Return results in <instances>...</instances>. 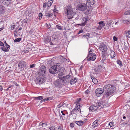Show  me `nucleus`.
Instances as JSON below:
<instances>
[{
    "label": "nucleus",
    "mask_w": 130,
    "mask_h": 130,
    "mask_svg": "<svg viewBox=\"0 0 130 130\" xmlns=\"http://www.w3.org/2000/svg\"><path fill=\"white\" fill-rule=\"evenodd\" d=\"M89 92L90 91L88 90H87L85 92V94H88L89 93Z\"/></svg>",
    "instance_id": "56"
},
{
    "label": "nucleus",
    "mask_w": 130,
    "mask_h": 130,
    "mask_svg": "<svg viewBox=\"0 0 130 130\" xmlns=\"http://www.w3.org/2000/svg\"><path fill=\"white\" fill-rule=\"evenodd\" d=\"M86 119H84V120H80L75 121V123L79 126H82L85 122Z\"/></svg>",
    "instance_id": "12"
},
{
    "label": "nucleus",
    "mask_w": 130,
    "mask_h": 130,
    "mask_svg": "<svg viewBox=\"0 0 130 130\" xmlns=\"http://www.w3.org/2000/svg\"><path fill=\"white\" fill-rule=\"evenodd\" d=\"M47 3H44L43 4V7H46V4H47Z\"/></svg>",
    "instance_id": "60"
},
{
    "label": "nucleus",
    "mask_w": 130,
    "mask_h": 130,
    "mask_svg": "<svg viewBox=\"0 0 130 130\" xmlns=\"http://www.w3.org/2000/svg\"><path fill=\"white\" fill-rule=\"evenodd\" d=\"M34 98V100H42L40 101V103H42L45 102V101H47L49 99L48 98H47V99H43V97L42 96H39L38 97H33Z\"/></svg>",
    "instance_id": "11"
},
{
    "label": "nucleus",
    "mask_w": 130,
    "mask_h": 130,
    "mask_svg": "<svg viewBox=\"0 0 130 130\" xmlns=\"http://www.w3.org/2000/svg\"><path fill=\"white\" fill-rule=\"evenodd\" d=\"M99 49L102 52H107V50L108 48L107 46L105 44L102 43L100 45Z\"/></svg>",
    "instance_id": "10"
},
{
    "label": "nucleus",
    "mask_w": 130,
    "mask_h": 130,
    "mask_svg": "<svg viewBox=\"0 0 130 130\" xmlns=\"http://www.w3.org/2000/svg\"><path fill=\"white\" fill-rule=\"evenodd\" d=\"M125 44H125L123 46L124 49L126 50H127L128 49V46L127 44Z\"/></svg>",
    "instance_id": "38"
},
{
    "label": "nucleus",
    "mask_w": 130,
    "mask_h": 130,
    "mask_svg": "<svg viewBox=\"0 0 130 130\" xmlns=\"http://www.w3.org/2000/svg\"><path fill=\"white\" fill-rule=\"evenodd\" d=\"M1 49L2 50L5 52H8L9 51V49L7 48H6L4 47V46L2 47Z\"/></svg>",
    "instance_id": "27"
},
{
    "label": "nucleus",
    "mask_w": 130,
    "mask_h": 130,
    "mask_svg": "<svg viewBox=\"0 0 130 130\" xmlns=\"http://www.w3.org/2000/svg\"><path fill=\"white\" fill-rule=\"evenodd\" d=\"M56 130H63L62 128L60 126L57 127Z\"/></svg>",
    "instance_id": "45"
},
{
    "label": "nucleus",
    "mask_w": 130,
    "mask_h": 130,
    "mask_svg": "<svg viewBox=\"0 0 130 130\" xmlns=\"http://www.w3.org/2000/svg\"><path fill=\"white\" fill-rule=\"evenodd\" d=\"M71 115L73 114H75L76 115V113L75 112L74 109L73 110L71 111Z\"/></svg>",
    "instance_id": "51"
},
{
    "label": "nucleus",
    "mask_w": 130,
    "mask_h": 130,
    "mask_svg": "<svg viewBox=\"0 0 130 130\" xmlns=\"http://www.w3.org/2000/svg\"><path fill=\"white\" fill-rule=\"evenodd\" d=\"M59 79H57L55 82V85L56 87H60L64 85L61 76L59 77Z\"/></svg>",
    "instance_id": "6"
},
{
    "label": "nucleus",
    "mask_w": 130,
    "mask_h": 130,
    "mask_svg": "<svg viewBox=\"0 0 130 130\" xmlns=\"http://www.w3.org/2000/svg\"><path fill=\"white\" fill-rule=\"evenodd\" d=\"M90 36V33H87L85 35H84L83 36V38H85L86 39H88L89 37Z\"/></svg>",
    "instance_id": "31"
},
{
    "label": "nucleus",
    "mask_w": 130,
    "mask_h": 130,
    "mask_svg": "<svg viewBox=\"0 0 130 130\" xmlns=\"http://www.w3.org/2000/svg\"><path fill=\"white\" fill-rule=\"evenodd\" d=\"M59 116H60V119H61L62 120H64V119L65 117L63 116H61V115L60 114Z\"/></svg>",
    "instance_id": "53"
},
{
    "label": "nucleus",
    "mask_w": 130,
    "mask_h": 130,
    "mask_svg": "<svg viewBox=\"0 0 130 130\" xmlns=\"http://www.w3.org/2000/svg\"><path fill=\"white\" fill-rule=\"evenodd\" d=\"M61 113H62V114L63 116H64L65 115V113L64 112V111H61Z\"/></svg>",
    "instance_id": "59"
},
{
    "label": "nucleus",
    "mask_w": 130,
    "mask_h": 130,
    "mask_svg": "<svg viewBox=\"0 0 130 130\" xmlns=\"http://www.w3.org/2000/svg\"><path fill=\"white\" fill-rule=\"evenodd\" d=\"M125 34L126 35H130V31L128 30V31H125Z\"/></svg>",
    "instance_id": "48"
},
{
    "label": "nucleus",
    "mask_w": 130,
    "mask_h": 130,
    "mask_svg": "<svg viewBox=\"0 0 130 130\" xmlns=\"http://www.w3.org/2000/svg\"><path fill=\"white\" fill-rule=\"evenodd\" d=\"M57 127H55L54 126H51L49 129L50 130H56Z\"/></svg>",
    "instance_id": "36"
},
{
    "label": "nucleus",
    "mask_w": 130,
    "mask_h": 130,
    "mask_svg": "<svg viewBox=\"0 0 130 130\" xmlns=\"http://www.w3.org/2000/svg\"><path fill=\"white\" fill-rule=\"evenodd\" d=\"M47 125V123L45 122V123L40 122L39 123V126H42V127H45Z\"/></svg>",
    "instance_id": "30"
},
{
    "label": "nucleus",
    "mask_w": 130,
    "mask_h": 130,
    "mask_svg": "<svg viewBox=\"0 0 130 130\" xmlns=\"http://www.w3.org/2000/svg\"><path fill=\"white\" fill-rule=\"evenodd\" d=\"M4 43L5 44V46L6 47V48L9 49L10 48V46L6 43V41L4 42Z\"/></svg>",
    "instance_id": "39"
},
{
    "label": "nucleus",
    "mask_w": 130,
    "mask_h": 130,
    "mask_svg": "<svg viewBox=\"0 0 130 130\" xmlns=\"http://www.w3.org/2000/svg\"><path fill=\"white\" fill-rule=\"evenodd\" d=\"M61 77L64 84H66L68 83L70 81L72 77L70 75H68L66 76H61Z\"/></svg>",
    "instance_id": "8"
},
{
    "label": "nucleus",
    "mask_w": 130,
    "mask_h": 130,
    "mask_svg": "<svg viewBox=\"0 0 130 130\" xmlns=\"http://www.w3.org/2000/svg\"><path fill=\"white\" fill-rule=\"evenodd\" d=\"M73 8L71 5H68L65 9V14L67 15L69 19L73 18V17L76 14L73 11Z\"/></svg>",
    "instance_id": "3"
},
{
    "label": "nucleus",
    "mask_w": 130,
    "mask_h": 130,
    "mask_svg": "<svg viewBox=\"0 0 130 130\" xmlns=\"http://www.w3.org/2000/svg\"><path fill=\"white\" fill-rule=\"evenodd\" d=\"M83 21H84V22L83 23H82L79 24V25L81 26H84L86 24L87 22V20L88 19L87 18H84L83 19Z\"/></svg>",
    "instance_id": "19"
},
{
    "label": "nucleus",
    "mask_w": 130,
    "mask_h": 130,
    "mask_svg": "<svg viewBox=\"0 0 130 130\" xmlns=\"http://www.w3.org/2000/svg\"><path fill=\"white\" fill-rule=\"evenodd\" d=\"M113 122H110L108 124L111 127H112L113 125Z\"/></svg>",
    "instance_id": "47"
},
{
    "label": "nucleus",
    "mask_w": 130,
    "mask_h": 130,
    "mask_svg": "<svg viewBox=\"0 0 130 130\" xmlns=\"http://www.w3.org/2000/svg\"><path fill=\"white\" fill-rule=\"evenodd\" d=\"M89 2L90 3H91V2H92V3H91V4L92 5L94 4V0H89ZM88 2H89L88 1L87 2H86V3L87 4Z\"/></svg>",
    "instance_id": "44"
},
{
    "label": "nucleus",
    "mask_w": 130,
    "mask_h": 130,
    "mask_svg": "<svg viewBox=\"0 0 130 130\" xmlns=\"http://www.w3.org/2000/svg\"><path fill=\"white\" fill-rule=\"evenodd\" d=\"M124 14L126 15H127L130 14V10H128L126 11L124 13Z\"/></svg>",
    "instance_id": "41"
},
{
    "label": "nucleus",
    "mask_w": 130,
    "mask_h": 130,
    "mask_svg": "<svg viewBox=\"0 0 130 130\" xmlns=\"http://www.w3.org/2000/svg\"><path fill=\"white\" fill-rule=\"evenodd\" d=\"M113 39L114 41H117L118 40V39L116 37L114 36L113 37Z\"/></svg>",
    "instance_id": "54"
},
{
    "label": "nucleus",
    "mask_w": 130,
    "mask_h": 130,
    "mask_svg": "<svg viewBox=\"0 0 130 130\" xmlns=\"http://www.w3.org/2000/svg\"><path fill=\"white\" fill-rule=\"evenodd\" d=\"M92 79L93 82L95 84H97L98 83V82L97 79L94 77H91Z\"/></svg>",
    "instance_id": "24"
},
{
    "label": "nucleus",
    "mask_w": 130,
    "mask_h": 130,
    "mask_svg": "<svg viewBox=\"0 0 130 130\" xmlns=\"http://www.w3.org/2000/svg\"><path fill=\"white\" fill-rule=\"evenodd\" d=\"M110 55L112 58L116 56V54L115 52L112 50H111Z\"/></svg>",
    "instance_id": "29"
},
{
    "label": "nucleus",
    "mask_w": 130,
    "mask_h": 130,
    "mask_svg": "<svg viewBox=\"0 0 130 130\" xmlns=\"http://www.w3.org/2000/svg\"><path fill=\"white\" fill-rule=\"evenodd\" d=\"M112 23V20H109L108 21H107V24H108V25H111V23Z\"/></svg>",
    "instance_id": "46"
},
{
    "label": "nucleus",
    "mask_w": 130,
    "mask_h": 130,
    "mask_svg": "<svg viewBox=\"0 0 130 130\" xmlns=\"http://www.w3.org/2000/svg\"><path fill=\"white\" fill-rule=\"evenodd\" d=\"M107 52H103L102 53V60L104 61L106 58V54Z\"/></svg>",
    "instance_id": "20"
},
{
    "label": "nucleus",
    "mask_w": 130,
    "mask_h": 130,
    "mask_svg": "<svg viewBox=\"0 0 130 130\" xmlns=\"http://www.w3.org/2000/svg\"><path fill=\"white\" fill-rule=\"evenodd\" d=\"M3 4L6 5H8L11 2V0H2Z\"/></svg>",
    "instance_id": "17"
},
{
    "label": "nucleus",
    "mask_w": 130,
    "mask_h": 130,
    "mask_svg": "<svg viewBox=\"0 0 130 130\" xmlns=\"http://www.w3.org/2000/svg\"><path fill=\"white\" fill-rule=\"evenodd\" d=\"M63 104L60 103L58 105V108H59L60 107H62L63 105Z\"/></svg>",
    "instance_id": "52"
},
{
    "label": "nucleus",
    "mask_w": 130,
    "mask_h": 130,
    "mask_svg": "<svg viewBox=\"0 0 130 130\" xmlns=\"http://www.w3.org/2000/svg\"><path fill=\"white\" fill-rule=\"evenodd\" d=\"M106 103L103 101H101L97 102L94 105H92L89 108L90 110L92 111H94L96 110L99 107L101 108H103L106 106Z\"/></svg>",
    "instance_id": "4"
},
{
    "label": "nucleus",
    "mask_w": 130,
    "mask_h": 130,
    "mask_svg": "<svg viewBox=\"0 0 130 130\" xmlns=\"http://www.w3.org/2000/svg\"><path fill=\"white\" fill-rule=\"evenodd\" d=\"M26 62L23 61L20 62L18 64V66L20 68H23L26 66Z\"/></svg>",
    "instance_id": "15"
},
{
    "label": "nucleus",
    "mask_w": 130,
    "mask_h": 130,
    "mask_svg": "<svg viewBox=\"0 0 130 130\" xmlns=\"http://www.w3.org/2000/svg\"><path fill=\"white\" fill-rule=\"evenodd\" d=\"M126 124L129 125H130V119L129 120L127 123H126Z\"/></svg>",
    "instance_id": "64"
},
{
    "label": "nucleus",
    "mask_w": 130,
    "mask_h": 130,
    "mask_svg": "<svg viewBox=\"0 0 130 130\" xmlns=\"http://www.w3.org/2000/svg\"><path fill=\"white\" fill-rule=\"evenodd\" d=\"M104 67H102L100 65L96 66L95 68L93 69L92 71L94 74H99L101 72L102 70V68H103Z\"/></svg>",
    "instance_id": "7"
},
{
    "label": "nucleus",
    "mask_w": 130,
    "mask_h": 130,
    "mask_svg": "<svg viewBox=\"0 0 130 130\" xmlns=\"http://www.w3.org/2000/svg\"><path fill=\"white\" fill-rule=\"evenodd\" d=\"M115 87L113 85L108 84L105 86L103 89L100 88H98L95 91L96 96L100 97L103 92L104 97H106L110 95H112L115 91Z\"/></svg>",
    "instance_id": "1"
},
{
    "label": "nucleus",
    "mask_w": 130,
    "mask_h": 130,
    "mask_svg": "<svg viewBox=\"0 0 130 130\" xmlns=\"http://www.w3.org/2000/svg\"><path fill=\"white\" fill-rule=\"evenodd\" d=\"M52 3V0H50V1H49L47 3V6L49 7H50Z\"/></svg>",
    "instance_id": "33"
},
{
    "label": "nucleus",
    "mask_w": 130,
    "mask_h": 130,
    "mask_svg": "<svg viewBox=\"0 0 130 130\" xmlns=\"http://www.w3.org/2000/svg\"><path fill=\"white\" fill-rule=\"evenodd\" d=\"M94 54H93L92 53H88V56L87 57H92L93 55H94Z\"/></svg>",
    "instance_id": "43"
},
{
    "label": "nucleus",
    "mask_w": 130,
    "mask_h": 130,
    "mask_svg": "<svg viewBox=\"0 0 130 130\" xmlns=\"http://www.w3.org/2000/svg\"><path fill=\"white\" fill-rule=\"evenodd\" d=\"M124 21H125V22H130V21L129 20H124Z\"/></svg>",
    "instance_id": "62"
},
{
    "label": "nucleus",
    "mask_w": 130,
    "mask_h": 130,
    "mask_svg": "<svg viewBox=\"0 0 130 130\" xmlns=\"http://www.w3.org/2000/svg\"><path fill=\"white\" fill-rule=\"evenodd\" d=\"M77 80V79H76V78H75L72 80H70V84L72 85L75 83L76 82Z\"/></svg>",
    "instance_id": "25"
},
{
    "label": "nucleus",
    "mask_w": 130,
    "mask_h": 130,
    "mask_svg": "<svg viewBox=\"0 0 130 130\" xmlns=\"http://www.w3.org/2000/svg\"><path fill=\"white\" fill-rule=\"evenodd\" d=\"M38 74V76L35 80V83L37 84H41L44 82L45 80V78L46 77L48 74L45 66L43 65L40 67Z\"/></svg>",
    "instance_id": "2"
},
{
    "label": "nucleus",
    "mask_w": 130,
    "mask_h": 130,
    "mask_svg": "<svg viewBox=\"0 0 130 130\" xmlns=\"http://www.w3.org/2000/svg\"><path fill=\"white\" fill-rule=\"evenodd\" d=\"M104 26H105L104 28V29L106 30L108 29L111 27V25H108V24H106H106H105Z\"/></svg>",
    "instance_id": "32"
},
{
    "label": "nucleus",
    "mask_w": 130,
    "mask_h": 130,
    "mask_svg": "<svg viewBox=\"0 0 130 130\" xmlns=\"http://www.w3.org/2000/svg\"><path fill=\"white\" fill-rule=\"evenodd\" d=\"M57 70L55 69V67L53 66L50 68L49 69V72L51 73L52 74H56V72Z\"/></svg>",
    "instance_id": "14"
},
{
    "label": "nucleus",
    "mask_w": 130,
    "mask_h": 130,
    "mask_svg": "<svg viewBox=\"0 0 130 130\" xmlns=\"http://www.w3.org/2000/svg\"><path fill=\"white\" fill-rule=\"evenodd\" d=\"M65 69L63 68H60L58 70H57L56 72V75L57 74L58 77L62 76L65 73L64 71Z\"/></svg>",
    "instance_id": "9"
},
{
    "label": "nucleus",
    "mask_w": 130,
    "mask_h": 130,
    "mask_svg": "<svg viewBox=\"0 0 130 130\" xmlns=\"http://www.w3.org/2000/svg\"><path fill=\"white\" fill-rule=\"evenodd\" d=\"M56 27L59 30H62V27L58 25H56Z\"/></svg>",
    "instance_id": "40"
},
{
    "label": "nucleus",
    "mask_w": 130,
    "mask_h": 130,
    "mask_svg": "<svg viewBox=\"0 0 130 130\" xmlns=\"http://www.w3.org/2000/svg\"><path fill=\"white\" fill-rule=\"evenodd\" d=\"M3 90V88L2 86H0V90L2 91Z\"/></svg>",
    "instance_id": "63"
},
{
    "label": "nucleus",
    "mask_w": 130,
    "mask_h": 130,
    "mask_svg": "<svg viewBox=\"0 0 130 130\" xmlns=\"http://www.w3.org/2000/svg\"><path fill=\"white\" fill-rule=\"evenodd\" d=\"M99 120H96L92 123L91 125L92 128H94L100 124Z\"/></svg>",
    "instance_id": "13"
},
{
    "label": "nucleus",
    "mask_w": 130,
    "mask_h": 130,
    "mask_svg": "<svg viewBox=\"0 0 130 130\" xmlns=\"http://www.w3.org/2000/svg\"><path fill=\"white\" fill-rule=\"evenodd\" d=\"M22 38H18L15 39L14 40V42H20Z\"/></svg>",
    "instance_id": "35"
},
{
    "label": "nucleus",
    "mask_w": 130,
    "mask_h": 130,
    "mask_svg": "<svg viewBox=\"0 0 130 130\" xmlns=\"http://www.w3.org/2000/svg\"><path fill=\"white\" fill-rule=\"evenodd\" d=\"M102 28L101 26L99 25V26L97 27V29H98L101 30Z\"/></svg>",
    "instance_id": "55"
},
{
    "label": "nucleus",
    "mask_w": 130,
    "mask_h": 130,
    "mask_svg": "<svg viewBox=\"0 0 130 130\" xmlns=\"http://www.w3.org/2000/svg\"><path fill=\"white\" fill-rule=\"evenodd\" d=\"M0 46H4V43L0 41Z\"/></svg>",
    "instance_id": "57"
},
{
    "label": "nucleus",
    "mask_w": 130,
    "mask_h": 130,
    "mask_svg": "<svg viewBox=\"0 0 130 130\" xmlns=\"http://www.w3.org/2000/svg\"><path fill=\"white\" fill-rule=\"evenodd\" d=\"M15 25H11V29L12 30H13L14 28V27Z\"/></svg>",
    "instance_id": "50"
},
{
    "label": "nucleus",
    "mask_w": 130,
    "mask_h": 130,
    "mask_svg": "<svg viewBox=\"0 0 130 130\" xmlns=\"http://www.w3.org/2000/svg\"><path fill=\"white\" fill-rule=\"evenodd\" d=\"M35 66V64H33L32 65H30V67L31 68H34Z\"/></svg>",
    "instance_id": "49"
},
{
    "label": "nucleus",
    "mask_w": 130,
    "mask_h": 130,
    "mask_svg": "<svg viewBox=\"0 0 130 130\" xmlns=\"http://www.w3.org/2000/svg\"><path fill=\"white\" fill-rule=\"evenodd\" d=\"M83 30L82 29H81L79 31V32L78 33V34H80V33H81L82 32H83Z\"/></svg>",
    "instance_id": "61"
},
{
    "label": "nucleus",
    "mask_w": 130,
    "mask_h": 130,
    "mask_svg": "<svg viewBox=\"0 0 130 130\" xmlns=\"http://www.w3.org/2000/svg\"><path fill=\"white\" fill-rule=\"evenodd\" d=\"M57 39L55 35H53L51 37V41H55Z\"/></svg>",
    "instance_id": "28"
},
{
    "label": "nucleus",
    "mask_w": 130,
    "mask_h": 130,
    "mask_svg": "<svg viewBox=\"0 0 130 130\" xmlns=\"http://www.w3.org/2000/svg\"><path fill=\"white\" fill-rule=\"evenodd\" d=\"M80 105H77L76 107L74 109L75 112L76 113V115L78 113H80L81 111L80 109Z\"/></svg>",
    "instance_id": "16"
},
{
    "label": "nucleus",
    "mask_w": 130,
    "mask_h": 130,
    "mask_svg": "<svg viewBox=\"0 0 130 130\" xmlns=\"http://www.w3.org/2000/svg\"><path fill=\"white\" fill-rule=\"evenodd\" d=\"M60 63H57L55 64L54 65H53L54 67H55V69L56 70H57V69H59L60 68Z\"/></svg>",
    "instance_id": "21"
},
{
    "label": "nucleus",
    "mask_w": 130,
    "mask_h": 130,
    "mask_svg": "<svg viewBox=\"0 0 130 130\" xmlns=\"http://www.w3.org/2000/svg\"><path fill=\"white\" fill-rule=\"evenodd\" d=\"M74 123H75V122L74 123V122H72V123H70V126L72 128H73L74 127V125H75Z\"/></svg>",
    "instance_id": "42"
},
{
    "label": "nucleus",
    "mask_w": 130,
    "mask_h": 130,
    "mask_svg": "<svg viewBox=\"0 0 130 130\" xmlns=\"http://www.w3.org/2000/svg\"><path fill=\"white\" fill-rule=\"evenodd\" d=\"M96 55L94 54V55H93L92 57H87V60L89 61L92 60V61H94L95 59H96Z\"/></svg>",
    "instance_id": "18"
},
{
    "label": "nucleus",
    "mask_w": 130,
    "mask_h": 130,
    "mask_svg": "<svg viewBox=\"0 0 130 130\" xmlns=\"http://www.w3.org/2000/svg\"><path fill=\"white\" fill-rule=\"evenodd\" d=\"M42 14L41 13H40L39 14V15H38V19L39 20H40L41 18H42Z\"/></svg>",
    "instance_id": "37"
},
{
    "label": "nucleus",
    "mask_w": 130,
    "mask_h": 130,
    "mask_svg": "<svg viewBox=\"0 0 130 130\" xmlns=\"http://www.w3.org/2000/svg\"><path fill=\"white\" fill-rule=\"evenodd\" d=\"M56 6H54V9L53 10L54 12H55L56 11H57V9L56 8Z\"/></svg>",
    "instance_id": "58"
},
{
    "label": "nucleus",
    "mask_w": 130,
    "mask_h": 130,
    "mask_svg": "<svg viewBox=\"0 0 130 130\" xmlns=\"http://www.w3.org/2000/svg\"><path fill=\"white\" fill-rule=\"evenodd\" d=\"M117 63L119 64V65L120 66L122 67L123 66L122 65V62L120 60H117Z\"/></svg>",
    "instance_id": "34"
},
{
    "label": "nucleus",
    "mask_w": 130,
    "mask_h": 130,
    "mask_svg": "<svg viewBox=\"0 0 130 130\" xmlns=\"http://www.w3.org/2000/svg\"><path fill=\"white\" fill-rule=\"evenodd\" d=\"M53 15V13L51 12H46L45 13V16L48 18H49L51 17Z\"/></svg>",
    "instance_id": "22"
},
{
    "label": "nucleus",
    "mask_w": 130,
    "mask_h": 130,
    "mask_svg": "<svg viewBox=\"0 0 130 130\" xmlns=\"http://www.w3.org/2000/svg\"><path fill=\"white\" fill-rule=\"evenodd\" d=\"M99 25L101 26L102 28L103 27L105 26L106 24V23H104V22L103 21H101L99 22Z\"/></svg>",
    "instance_id": "26"
},
{
    "label": "nucleus",
    "mask_w": 130,
    "mask_h": 130,
    "mask_svg": "<svg viewBox=\"0 0 130 130\" xmlns=\"http://www.w3.org/2000/svg\"><path fill=\"white\" fill-rule=\"evenodd\" d=\"M4 7L2 5H0V14L4 13Z\"/></svg>",
    "instance_id": "23"
},
{
    "label": "nucleus",
    "mask_w": 130,
    "mask_h": 130,
    "mask_svg": "<svg viewBox=\"0 0 130 130\" xmlns=\"http://www.w3.org/2000/svg\"><path fill=\"white\" fill-rule=\"evenodd\" d=\"M87 8V5L84 3H82L78 5L76 7L77 10L84 11L86 10Z\"/></svg>",
    "instance_id": "5"
}]
</instances>
